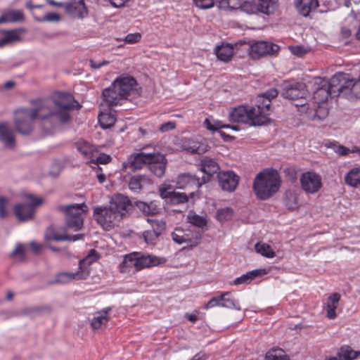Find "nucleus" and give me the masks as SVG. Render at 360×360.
<instances>
[{"instance_id": "1", "label": "nucleus", "mask_w": 360, "mask_h": 360, "mask_svg": "<svg viewBox=\"0 0 360 360\" xmlns=\"http://www.w3.org/2000/svg\"><path fill=\"white\" fill-rule=\"evenodd\" d=\"M270 92L257 97L255 107L241 105L235 108L229 114V121L242 122L251 125H262L270 120Z\"/></svg>"}, {"instance_id": "2", "label": "nucleus", "mask_w": 360, "mask_h": 360, "mask_svg": "<svg viewBox=\"0 0 360 360\" xmlns=\"http://www.w3.org/2000/svg\"><path fill=\"white\" fill-rule=\"evenodd\" d=\"M33 108H20L15 112L14 124L15 130L23 135L30 134L34 128V120H47V116L51 112L49 110V101H30Z\"/></svg>"}, {"instance_id": "3", "label": "nucleus", "mask_w": 360, "mask_h": 360, "mask_svg": "<svg viewBox=\"0 0 360 360\" xmlns=\"http://www.w3.org/2000/svg\"><path fill=\"white\" fill-rule=\"evenodd\" d=\"M36 101H49L50 103L49 110L51 113L47 116V120L56 117L61 123H65L70 120V110H79L82 107L72 94L65 92L55 94L53 99L38 98Z\"/></svg>"}, {"instance_id": "4", "label": "nucleus", "mask_w": 360, "mask_h": 360, "mask_svg": "<svg viewBox=\"0 0 360 360\" xmlns=\"http://www.w3.org/2000/svg\"><path fill=\"white\" fill-rule=\"evenodd\" d=\"M161 264V259L150 255L134 252L124 256L119 265V271L122 274L132 276L143 269L150 268Z\"/></svg>"}, {"instance_id": "5", "label": "nucleus", "mask_w": 360, "mask_h": 360, "mask_svg": "<svg viewBox=\"0 0 360 360\" xmlns=\"http://www.w3.org/2000/svg\"><path fill=\"white\" fill-rule=\"evenodd\" d=\"M332 84L340 95L349 100L360 98V75L354 79L349 74L338 72L332 77Z\"/></svg>"}, {"instance_id": "6", "label": "nucleus", "mask_w": 360, "mask_h": 360, "mask_svg": "<svg viewBox=\"0 0 360 360\" xmlns=\"http://www.w3.org/2000/svg\"><path fill=\"white\" fill-rule=\"evenodd\" d=\"M57 210L65 214L68 228L74 231H79L82 228L84 215L88 212V207L85 203L60 205Z\"/></svg>"}, {"instance_id": "7", "label": "nucleus", "mask_w": 360, "mask_h": 360, "mask_svg": "<svg viewBox=\"0 0 360 360\" xmlns=\"http://www.w3.org/2000/svg\"><path fill=\"white\" fill-rule=\"evenodd\" d=\"M281 96L286 99L297 101V103H307L308 91L304 83L295 81H283L281 84Z\"/></svg>"}, {"instance_id": "8", "label": "nucleus", "mask_w": 360, "mask_h": 360, "mask_svg": "<svg viewBox=\"0 0 360 360\" xmlns=\"http://www.w3.org/2000/svg\"><path fill=\"white\" fill-rule=\"evenodd\" d=\"M160 197L173 205H179L187 202L189 198L195 197L200 198L199 194L195 191H191L188 195L186 193L176 192L174 187L171 184H162L158 188Z\"/></svg>"}, {"instance_id": "9", "label": "nucleus", "mask_w": 360, "mask_h": 360, "mask_svg": "<svg viewBox=\"0 0 360 360\" xmlns=\"http://www.w3.org/2000/svg\"><path fill=\"white\" fill-rule=\"evenodd\" d=\"M110 207H96L94 210V218L105 230H110L116 222L120 221V215Z\"/></svg>"}, {"instance_id": "10", "label": "nucleus", "mask_w": 360, "mask_h": 360, "mask_svg": "<svg viewBox=\"0 0 360 360\" xmlns=\"http://www.w3.org/2000/svg\"><path fill=\"white\" fill-rule=\"evenodd\" d=\"M316 84L317 87L313 94L314 101L311 103L321 104L326 102L329 97L340 96V91H335L332 84V77L330 80L319 79Z\"/></svg>"}, {"instance_id": "11", "label": "nucleus", "mask_w": 360, "mask_h": 360, "mask_svg": "<svg viewBox=\"0 0 360 360\" xmlns=\"http://www.w3.org/2000/svg\"><path fill=\"white\" fill-rule=\"evenodd\" d=\"M253 191L260 200L270 197V168H266L256 176L253 184Z\"/></svg>"}, {"instance_id": "12", "label": "nucleus", "mask_w": 360, "mask_h": 360, "mask_svg": "<svg viewBox=\"0 0 360 360\" xmlns=\"http://www.w3.org/2000/svg\"><path fill=\"white\" fill-rule=\"evenodd\" d=\"M96 253V250H91L89 254L79 262V271L77 272H60L56 276L55 283H65L72 280H82L85 279L88 276V272L83 270V266L85 263L91 264L94 260L91 259V255Z\"/></svg>"}, {"instance_id": "13", "label": "nucleus", "mask_w": 360, "mask_h": 360, "mask_svg": "<svg viewBox=\"0 0 360 360\" xmlns=\"http://www.w3.org/2000/svg\"><path fill=\"white\" fill-rule=\"evenodd\" d=\"M29 203L18 204L14 207V213L20 221L31 219L34 214L35 207L41 204V199L32 195L27 196Z\"/></svg>"}, {"instance_id": "14", "label": "nucleus", "mask_w": 360, "mask_h": 360, "mask_svg": "<svg viewBox=\"0 0 360 360\" xmlns=\"http://www.w3.org/2000/svg\"><path fill=\"white\" fill-rule=\"evenodd\" d=\"M300 181L301 188L307 193H316L322 188V179L321 176L314 172L302 173Z\"/></svg>"}, {"instance_id": "15", "label": "nucleus", "mask_w": 360, "mask_h": 360, "mask_svg": "<svg viewBox=\"0 0 360 360\" xmlns=\"http://www.w3.org/2000/svg\"><path fill=\"white\" fill-rule=\"evenodd\" d=\"M299 107V111L305 113L307 117L311 120H322L326 118L328 114V110L321 106V104L314 103H295Z\"/></svg>"}, {"instance_id": "16", "label": "nucleus", "mask_w": 360, "mask_h": 360, "mask_svg": "<svg viewBox=\"0 0 360 360\" xmlns=\"http://www.w3.org/2000/svg\"><path fill=\"white\" fill-rule=\"evenodd\" d=\"M180 144L183 150L196 154H203L210 148L205 139L200 136L184 138Z\"/></svg>"}, {"instance_id": "17", "label": "nucleus", "mask_w": 360, "mask_h": 360, "mask_svg": "<svg viewBox=\"0 0 360 360\" xmlns=\"http://www.w3.org/2000/svg\"><path fill=\"white\" fill-rule=\"evenodd\" d=\"M153 153H139L131 154L127 159V162L123 163L124 169H130L136 171L143 168L148 162H151L153 160Z\"/></svg>"}, {"instance_id": "18", "label": "nucleus", "mask_w": 360, "mask_h": 360, "mask_svg": "<svg viewBox=\"0 0 360 360\" xmlns=\"http://www.w3.org/2000/svg\"><path fill=\"white\" fill-rule=\"evenodd\" d=\"M131 206L130 200L127 196L122 194L114 195L111 198L109 205V207L115 212H118L117 214L120 215L121 220L127 214Z\"/></svg>"}, {"instance_id": "19", "label": "nucleus", "mask_w": 360, "mask_h": 360, "mask_svg": "<svg viewBox=\"0 0 360 360\" xmlns=\"http://www.w3.org/2000/svg\"><path fill=\"white\" fill-rule=\"evenodd\" d=\"M115 88L120 91L126 99L136 90L137 82L131 76H120L115 81Z\"/></svg>"}, {"instance_id": "20", "label": "nucleus", "mask_w": 360, "mask_h": 360, "mask_svg": "<svg viewBox=\"0 0 360 360\" xmlns=\"http://www.w3.org/2000/svg\"><path fill=\"white\" fill-rule=\"evenodd\" d=\"M202 183L198 177L190 174H181L176 181V188L179 189L193 190L198 194V189Z\"/></svg>"}, {"instance_id": "21", "label": "nucleus", "mask_w": 360, "mask_h": 360, "mask_svg": "<svg viewBox=\"0 0 360 360\" xmlns=\"http://www.w3.org/2000/svg\"><path fill=\"white\" fill-rule=\"evenodd\" d=\"M102 96L105 103L110 108L122 105L127 100L122 93L115 88L114 82L111 86L103 91Z\"/></svg>"}, {"instance_id": "22", "label": "nucleus", "mask_w": 360, "mask_h": 360, "mask_svg": "<svg viewBox=\"0 0 360 360\" xmlns=\"http://www.w3.org/2000/svg\"><path fill=\"white\" fill-rule=\"evenodd\" d=\"M218 179L221 189L229 192L235 191L239 182V176L232 171L219 172Z\"/></svg>"}, {"instance_id": "23", "label": "nucleus", "mask_w": 360, "mask_h": 360, "mask_svg": "<svg viewBox=\"0 0 360 360\" xmlns=\"http://www.w3.org/2000/svg\"><path fill=\"white\" fill-rule=\"evenodd\" d=\"M242 9L250 14H269L270 0H257V2L244 1L240 3Z\"/></svg>"}, {"instance_id": "24", "label": "nucleus", "mask_w": 360, "mask_h": 360, "mask_svg": "<svg viewBox=\"0 0 360 360\" xmlns=\"http://www.w3.org/2000/svg\"><path fill=\"white\" fill-rule=\"evenodd\" d=\"M151 162H148L149 170L158 177H162L165 172L167 160L164 155L153 153Z\"/></svg>"}, {"instance_id": "25", "label": "nucleus", "mask_w": 360, "mask_h": 360, "mask_svg": "<svg viewBox=\"0 0 360 360\" xmlns=\"http://www.w3.org/2000/svg\"><path fill=\"white\" fill-rule=\"evenodd\" d=\"M249 56L252 59H259L270 53L267 41H258L252 44L248 49Z\"/></svg>"}, {"instance_id": "26", "label": "nucleus", "mask_w": 360, "mask_h": 360, "mask_svg": "<svg viewBox=\"0 0 360 360\" xmlns=\"http://www.w3.org/2000/svg\"><path fill=\"white\" fill-rule=\"evenodd\" d=\"M360 357V350L354 351L349 345L342 346L338 351L336 356H331L326 360H355Z\"/></svg>"}, {"instance_id": "27", "label": "nucleus", "mask_w": 360, "mask_h": 360, "mask_svg": "<svg viewBox=\"0 0 360 360\" xmlns=\"http://www.w3.org/2000/svg\"><path fill=\"white\" fill-rule=\"evenodd\" d=\"M268 274V271L265 269H258L247 272L245 274L236 278L233 281V284L236 285L241 284H249L253 280L260 278Z\"/></svg>"}, {"instance_id": "28", "label": "nucleus", "mask_w": 360, "mask_h": 360, "mask_svg": "<svg viewBox=\"0 0 360 360\" xmlns=\"http://www.w3.org/2000/svg\"><path fill=\"white\" fill-rule=\"evenodd\" d=\"M341 295L340 293H332L327 299L326 302V317L328 319L333 320L337 317L335 312L339 304Z\"/></svg>"}, {"instance_id": "29", "label": "nucleus", "mask_w": 360, "mask_h": 360, "mask_svg": "<svg viewBox=\"0 0 360 360\" xmlns=\"http://www.w3.org/2000/svg\"><path fill=\"white\" fill-rule=\"evenodd\" d=\"M0 141L7 148H13L15 146L13 131L7 123H0Z\"/></svg>"}, {"instance_id": "30", "label": "nucleus", "mask_w": 360, "mask_h": 360, "mask_svg": "<svg viewBox=\"0 0 360 360\" xmlns=\"http://www.w3.org/2000/svg\"><path fill=\"white\" fill-rule=\"evenodd\" d=\"M318 6V0H295V7L298 13L304 17H307Z\"/></svg>"}, {"instance_id": "31", "label": "nucleus", "mask_w": 360, "mask_h": 360, "mask_svg": "<svg viewBox=\"0 0 360 360\" xmlns=\"http://www.w3.org/2000/svg\"><path fill=\"white\" fill-rule=\"evenodd\" d=\"M111 308L108 307L94 314V317L91 321V326L94 330L99 329L103 326H105L108 323V322L110 321L108 314Z\"/></svg>"}, {"instance_id": "32", "label": "nucleus", "mask_w": 360, "mask_h": 360, "mask_svg": "<svg viewBox=\"0 0 360 360\" xmlns=\"http://www.w3.org/2000/svg\"><path fill=\"white\" fill-rule=\"evenodd\" d=\"M77 150L82 155L84 158L94 161V158L97 155L98 151L96 148L84 141H79L77 143Z\"/></svg>"}, {"instance_id": "33", "label": "nucleus", "mask_w": 360, "mask_h": 360, "mask_svg": "<svg viewBox=\"0 0 360 360\" xmlns=\"http://www.w3.org/2000/svg\"><path fill=\"white\" fill-rule=\"evenodd\" d=\"M201 171L206 174L208 177L217 173L219 169L217 162L211 158H205L200 162Z\"/></svg>"}, {"instance_id": "34", "label": "nucleus", "mask_w": 360, "mask_h": 360, "mask_svg": "<svg viewBox=\"0 0 360 360\" xmlns=\"http://www.w3.org/2000/svg\"><path fill=\"white\" fill-rule=\"evenodd\" d=\"M215 52L220 60L228 62L233 55V47L229 44H223L216 48Z\"/></svg>"}, {"instance_id": "35", "label": "nucleus", "mask_w": 360, "mask_h": 360, "mask_svg": "<svg viewBox=\"0 0 360 360\" xmlns=\"http://www.w3.org/2000/svg\"><path fill=\"white\" fill-rule=\"evenodd\" d=\"M345 181L354 188L360 186V167L351 169L345 175Z\"/></svg>"}, {"instance_id": "36", "label": "nucleus", "mask_w": 360, "mask_h": 360, "mask_svg": "<svg viewBox=\"0 0 360 360\" xmlns=\"http://www.w3.org/2000/svg\"><path fill=\"white\" fill-rule=\"evenodd\" d=\"M220 297H222L220 302L221 307L235 309L238 311L241 309L239 302L231 295L230 292L221 293Z\"/></svg>"}, {"instance_id": "37", "label": "nucleus", "mask_w": 360, "mask_h": 360, "mask_svg": "<svg viewBox=\"0 0 360 360\" xmlns=\"http://www.w3.org/2000/svg\"><path fill=\"white\" fill-rule=\"evenodd\" d=\"M1 33L3 37L0 39V48L20 39L18 32L15 30H3Z\"/></svg>"}, {"instance_id": "38", "label": "nucleus", "mask_w": 360, "mask_h": 360, "mask_svg": "<svg viewBox=\"0 0 360 360\" xmlns=\"http://www.w3.org/2000/svg\"><path fill=\"white\" fill-rule=\"evenodd\" d=\"M68 9L73 15L77 18H82L88 13L83 0H79L77 3H72L69 4Z\"/></svg>"}, {"instance_id": "39", "label": "nucleus", "mask_w": 360, "mask_h": 360, "mask_svg": "<svg viewBox=\"0 0 360 360\" xmlns=\"http://www.w3.org/2000/svg\"><path fill=\"white\" fill-rule=\"evenodd\" d=\"M202 231L199 229H188L186 230V235H187L188 240H186V244L190 247H195L200 243L202 236Z\"/></svg>"}, {"instance_id": "40", "label": "nucleus", "mask_w": 360, "mask_h": 360, "mask_svg": "<svg viewBox=\"0 0 360 360\" xmlns=\"http://www.w3.org/2000/svg\"><path fill=\"white\" fill-rule=\"evenodd\" d=\"M24 20V15L19 10L10 11L4 13L0 17V24L8 22H18Z\"/></svg>"}, {"instance_id": "41", "label": "nucleus", "mask_w": 360, "mask_h": 360, "mask_svg": "<svg viewBox=\"0 0 360 360\" xmlns=\"http://www.w3.org/2000/svg\"><path fill=\"white\" fill-rule=\"evenodd\" d=\"M284 202L288 210H294L298 207V195L295 191L288 190L285 193Z\"/></svg>"}, {"instance_id": "42", "label": "nucleus", "mask_w": 360, "mask_h": 360, "mask_svg": "<svg viewBox=\"0 0 360 360\" xmlns=\"http://www.w3.org/2000/svg\"><path fill=\"white\" fill-rule=\"evenodd\" d=\"M204 126L207 129L212 131H217L222 128H231L233 130H238V127L236 126L223 124V122L219 120H213V122H212L209 118L205 120Z\"/></svg>"}, {"instance_id": "43", "label": "nucleus", "mask_w": 360, "mask_h": 360, "mask_svg": "<svg viewBox=\"0 0 360 360\" xmlns=\"http://www.w3.org/2000/svg\"><path fill=\"white\" fill-rule=\"evenodd\" d=\"M98 122L103 129H108L114 125L116 117L111 112H101L98 115Z\"/></svg>"}, {"instance_id": "44", "label": "nucleus", "mask_w": 360, "mask_h": 360, "mask_svg": "<svg viewBox=\"0 0 360 360\" xmlns=\"http://www.w3.org/2000/svg\"><path fill=\"white\" fill-rule=\"evenodd\" d=\"M172 240L177 244L186 243L188 240V236L186 235V230L181 228H176L171 234Z\"/></svg>"}, {"instance_id": "45", "label": "nucleus", "mask_w": 360, "mask_h": 360, "mask_svg": "<svg viewBox=\"0 0 360 360\" xmlns=\"http://www.w3.org/2000/svg\"><path fill=\"white\" fill-rule=\"evenodd\" d=\"M136 207L146 215H154L158 212V208L152 202L147 204L144 202H138Z\"/></svg>"}, {"instance_id": "46", "label": "nucleus", "mask_w": 360, "mask_h": 360, "mask_svg": "<svg viewBox=\"0 0 360 360\" xmlns=\"http://www.w3.org/2000/svg\"><path fill=\"white\" fill-rule=\"evenodd\" d=\"M145 180L144 176L136 175L132 176L129 182V188L134 192H139L142 188V181Z\"/></svg>"}, {"instance_id": "47", "label": "nucleus", "mask_w": 360, "mask_h": 360, "mask_svg": "<svg viewBox=\"0 0 360 360\" xmlns=\"http://www.w3.org/2000/svg\"><path fill=\"white\" fill-rule=\"evenodd\" d=\"M233 213V210L230 207L219 209L217 212L216 218L221 222L229 221L232 218Z\"/></svg>"}, {"instance_id": "48", "label": "nucleus", "mask_w": 360, "mask_h": 360, "mask_svg": "<svg viewBox=\"0 0 360 360\" xmlns=\"http://www.w3.org/2000/svg\"><path fill=\"white\" fill-rule=\"evenodd\" d=\"M148 222L150 224L152 231H155L158 235L160 236L166 228V223L162 220H154L147 219Z\"/></svg>"}, {"instance_id": "49", "label": "nucleus", "mask_w": 360, "mask_h": 360, "mask_svg": "<svg viewBox=\"0 0 360 360\" xmlns=\"http://www.w3.org/2000/svg\"><path fill=\"white\" fill-rule=\"evenodd\" d=\"M281 186V179L278 172L271 168V195L277 193Z\"/></svg>"}, {"instance_id": "50", "label": "nucleus", "mask_w": 360, "mask_h": 360, "mask_svg": "<svg viewBox=\"0 0 360 360\" xmlns=\"http://www.w3.org/2000/svg\"><path fill=\"white\" fill-rule=\"evenodd\" d=\"M328 147L333 149L335 153L340 155H346L351 152L348 148L342 145H340L335 141L330 142Z\"/></svg>"}, {"instance_id": "51", "label": "nucleus", "mask_w": 360, "mask_h": 360, "mask_svg": "<svg viewBox=\"0 0 360 360\" xmlns=\"http://www.w3.org/2000/svg\"><path fill=\"white\" fill-rule=\"evenodd\" d=\"M83 238L82 234H76V235H67V234H57L55 233L52 236L51 239L54 240H70V241H76L79 239Z\"/></svg>"}, {"instance_id": "52", "label": "nucleus", "mask_w": 360, "mask_h": 360, "mask_svg": "<svg viewBox=\"0 0 360 360\" xmlns=\"http://www.w3.org/2000/svg\"><path fill=\"white\" fill-rule=\"evenodd\" d=\"M188 221L198 228H202L207 224L205 219L198 214L188 216Z\"/></svg>"}, {"instance_id": "53", "label": "nucleus", "mask_w": 360, "mask_h": 360, "mask_svg": "<svg viewBox=\"0 0 360 360\" xmlns=\"http://www.w3.org/2000/svg\"><path fill=\"white\" fill-rule=\"evenodd\" d=\"M159 236L152 230H146L143 233V238L147 244L154 245Z\"/></svg>"}, {"instance_id": "54", "label": "nucleus", "mask_w": 360, "mask_h": 360, "mask_svg": "<svg viewBox=\"0 0 360 360\" xmlns=\"http://www.w3.org/2000/svg\"><path fill=\"white\" fill-rule=\"evenodd\" d=\"M141 39V34L139 32L128 34L124 39L121 38L116 39V41H124L127 44H133L139 42Z\"/></svg>"}, {"instance_id": "55", "label": "nucleus", "mask_w": 360, "mask_h": 360, "mask_svg": "<svg viewBox=\"0 0 360 360\" xmlns=\"http://www.w3.org/2000/svg\"><path fill=\"white\" fill-rule=\"evenodd\" d=\"M255 248L257 253L266 257H270V246L268 244L259 242L255 245Z\"/></svg>"}, {"instance_id": "56", "label": "nucleus", "mask_w": 360, "mask_h": 360, "mask_svg": "<svg viewBox=\"0 0 360 360\" xmlns=\"http://www.w3.org/2000/svg\"><path fill=\"white\" fill-rule=\"evenodd\" d=\"M271 360H290V359L284 350L271 348Z\"/></svg>"}, {"instance_id": "57", "label": "nucleus", "mask_w": 360, "mask_h": 360, "mask_svg": "<svg viewBox=\"0 0 360 360\" xmlns=\"http://www.w3.org/2000/svg\"><path fill=\"white\" fill-rule=\"evenodd\" d=\"M111 160V157L106 154H101L99 156L96 155L94 158V161L91 162L92 164L95 165L96 167H99V164H107Z\"/></svg>"}, {"instance_id": "58", "label": "nucleus", "mask_w": 360, "mask_h": 360, "mask_svg": "<svg viewBox=\"0 0 360 360\" xmlns=\"http://www.w3.org/2000/svg\"><path fill=\"white\" fill-rule=\"evenodd\" d=\"M195 5L202 9H207L214 6V0H193Z\"/></svg>"}, {"instance_id": "59", "label": "nucleus", "mask_w": 360, "mask_h": 360, "mask_svg": "<svg viewBox=\"0 0 360 360\" xmlns=\"http://www.w3.org/2000/svg\"><path fill=\"white\" fill-rule=\"evenodd\" d=\"M25 245L23 244H18L15 250L11 252V257L19 256L21 260L25 259Z\"/></svg>"}, {"instance_id": "60", "label": "nucleus", "mask_w": 360, "mask_h": 360, "mask_svg": "<svg viewBox=\"0 0 360 360\" xmlns=\"http://www.w3.org/2000/svg\"><path fill=\"white\" fill-rule=\"evenodd\" d=\"M221 298H222V297H220V295L211 298L207 302V303L206 304V305L205 306L204 308L205 309H208L213 308L215 307H221L220 302L221 301Z\"/></svg>"}, {"instance_id": "61", "label": "nucleus", "mask_w": 360, "mask_h": 360, "mask_svg": "<svg viewBox=\"0 0 360 360\" xmlns=\"http://www.w3.org/2000/svg\"><path fill=\"white\" fill-rule=\"evenodd\" d=\"M289 49L293 55L298 57H302L307 53V51L300 46H290Z\"/></svg>"}, {"instance_id": "62", "label": "nucleus", "mask_w": 360, "mask_h": 360, "mask_svg": "<svg viewBox=\"0 0 360 360\" xmlns=\"http://www.w3.org/2000/svg\"><path fill=\"white\" fill-rule=\"evenodd\" d=\"M175 127H176L175 122L169 121V122H167L161 124L159 127V130L162 132H165V131L172 130V129H175Z\"/></svg>"}, {"instance_id": "63", "label": "nucleus", "mask_w": 360, "mask_h": 360, "mask_svg": "<svg viewBox=\"0 0 360 360\" xmlns=\"http://www.w3.org/2000/svg\"><path fill=\"white\" fill-rule=\"evenodd\" d=\"M8 200L6 198L0 197V217H4L6 215V206Z\"/></svg>"}, {"instance_id": "64", "label": "nucleus", "mask_w": 360, "mask_h": 360, "mask_svg": "<svg viewBox=\"0 0 360 360\" xmlns=\"http://www.w3.org/2000/svg\"><path fill=\"white\" fill-rule=\"evenodd\" d=\"M43 20L45 21H58L60 20V16L57 13H49L44 16Z\"/></svg>"}]
</instances>
